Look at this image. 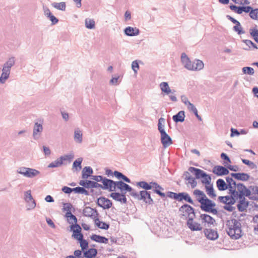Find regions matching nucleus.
I'll return each mask as SVG.
<instances>
[{"mask_svg": "<svg viewBox=\"0 0 258 258\" xmlns=\"http://www.w3.org/2000/svg\"><path fill=\"white\" fill-rule=\"evenodd\" d=\"M213 172L218 176H222L227 175L229 173V171L225 167L216 166L213 168Z\"/></svg>", "mask_w": 258, "mask_h": 258, "instance_id": "obj_18", "label": "nucleus"}, {"mask_svg": "<svg viewBox=\"0 0 258 258\" xmlns=\"http://www.w3.org/2000/svg\"><path fill=\"white\" fill-rule=\"evenodd\" d=\"M83 159L82 158H79L74 162L73 167L76 169V170H80L81 169V163Z\"/></svg>", "mask_w": 258, "mask_h": 258, "instance_id": "obj_44", "label": "nucleus"}, {"mask_svg": "<svg viewBox=\"0 0 258 258\" xmlns=\"http://www.w3.org/2000/svg\"><path fill=\"white\" fill-rule=\"evenodd\" d=\"M195 218H190L187 220V225L191 231H201L202 227L200 223L194 221Z\"/></svg>", "mask_w": 258, "mask_h": 258, "instance_id": "obj_13", "label": "nucleus"}, {"mask_svg": "<svg viewBox=\"0 0 258 258\" xmlns=\"http://www.w3.org/2000/svg\"><path fill=\"white\" fill-rule=\"evenodd\" d=\"M91 239L96 242L107 244L108 242V239L103 236H101L96 234H93L91 236Z\"/></svg>", "mask_w": 258, "mask_h": 258, "instance_id": "obj_25", "label": "nucleus"}, {"mask_svg": "<svg viewBox=\"0 0 258 258\" xmlns=\"http://www.w3.org/2000/svg\"><path fill=\"white\" fill-rule=\"evenodd\" d=\"M115 182L116 181L111 179L104 177L102 181L103 184H101V186H99V188L103 189L109 190L110 191H114Z\"/></svg>", "mask_w": 258, "mask_h": 258, "instance_id": "obj_11", "label": "nucleus"}, {"mask_svg": "<svg viewBox=\"0 0 258 258\" xmlns=\"http://www.w3.org/2000/svg\"><path fill=\"white\" fill-rule=\"evenodd\" d=\"M199 203L201 204V209L205 212L211 213L214 215L218 213L217 210L214 208L215 207V203L207 197L205 199H201L199 200Z\"/></svg>", "mask_w": 258, "mask_h": 258, "instance_id": "obj_3", "label": "nucleus"}, {"mask_svg": "<svg viewBox=\"0 0 258 258\" xmlns=\"http://www.w3.org/2000/svg\"><path fill=\"white\" fill-rule=\"evenodd\" d=\"M227 163L225 161L224 162V165L225 166H227V168L229 169V170H231V171H236L238 170V168L237 166L235 165V166H233V165H227Z\"/></svg>", "mask_w": 258, "mask_h": 258, "instance_id": "obj_58", "label": "nucleus"}, {"mask_svg": "<svg viewBox=\"0 0 258 258\" xmlns=\"http://www.w3.org/2000/svg\"><path fill=\"white\" fill-rule=\"evenodd\" d=\"M72 205L70 203H65L63 205V210L67 212L71 211Z\"/></svg>", "mask_w": 258, "mask_h": 258, "instance_id": "obj_63", "label": "nucleus"}, {"mask_svg": "<svg viewBox=\"0 0 258 258\" xmlns=\"http://www.w3.org/2000/svg\"><path fill=\"white\" fill-rule=\"evenodd\" d=\"M27 203V210H31L34 209L36 207V202L35 200L32 199L31 200H28L26 202Z\"/></svg>", "mask_w": 258, "mask_h": 258, "instance_id": "obj_48", "label": "nucleus"}, {"mask_svg": "<svg viewBox=\"0 0 258 258\" xmlns=\"http://www.w3.org/2000/svg\"><path fill=\"white\" fill-rule=\"evenodd\" d=\"M181 217H185L186 219H190V218H195L194 209L188 204H184L179 209Z\"/></svg>", "mask_w": 258, "mask_h": 258, "instance_id": "obj_8", "label": "nucleus"}, {"mask_svg": "<svg viewBox=\"0 0 258 258\" xmlns=\"http://www.w3.org/2000/svg\"><path fill=\"white\" fill-rule=\"evenodd\" d=\"M249 15L251 19L258 20V9L253 10Z\"/></svg>", "mask_w": 258, "mask_h": 258, "instance_id": "obj_55", "label": "nucleus"}, {"mask_svg": "<svg viewBox=\"0 0 258 258\" xmlns=\"http://www.w3.org/2000/svg\"><path fill=\"white\" fill-rule=\"evenodd\" d=\"M227 234L232 238L237 239L241 236V224L235 219L227 220L226 223Z\"/></svg>", "mask_w": 258, "mask_h": 258, "instance_id": "obj_1", "label": "nucleus"}, {"mask_svg": "<svg viewBox=\"0 0 258 258\" xmlns=\"http://www.w3.org/2000/svg\"><path fill=\"white\" fill-rule=\"evenodd\" d=\"M74 157L73 153H70L69 154L64 155L60 157L62 162L63 161H69L70 162L72 161Z\"/></svg>", "mask_w": 258, "mask_h": 258, "instance_id": "obj_47", "label": "nucleus"}, {"mask_svg": "<svg viewBox=\"0 0 258 258\" xmlns=\"http://www.w3.org/2000/svg\"><path fill=\"white\" fill-rule=\"evenodd\" d=\"M253 207H254V210L256 212H258V205L254 204V206ZM253 221L254 223L257 224V225L255 226L254 228V233L256 234H258V213L256 214L255 216L253 217Z\"/></svg>", "mask_w": 258, "mask_h": 258, "instance_id": "obj_33", "label": "nucleus"}, {"mask_svg": "<svg viewBox=\"0 0 258 258\" xmlns=\"http://www.w3.org/2000/svg\"><path fill=\"white\" fill-rule=\"evenodd\" d=\"M243 163L247 165L251 169H254L256 168V165L252 161H249L247 159H243Z\"/></svg>", "mask_w": 258, "mask_h": 258, "instance_id": "obj_50", "label": "nucleus"}, {"mask_svg": "<svg viewBox=\"0 0 258 258\" xmlns=\"http://www.w3.org/2000/svg\"><path fill=\"white\" fill-rule=\"evenodd\" d=\"M204 67V62L200 59H195L192 62L191 71H199L202 70Z\"/></svg>", "mask_w": 258, "mask_h": 258, "instance_id": "obj_21", "label": "nucleus"}, {"mask_svg": "<svg viewBox=\"0 0 258 258\" xmlns=\"http://www.w3.org/2000/svg\"><path fill=\"white\" fill-rule=\"evenodd\" d=\"M185 114L184 111H180L176 114L173 115L172 118L175 122H183L184 120Z\"/></svg>", "mask_w": 258, "mask_h": 258, "instance_id": "obj_27", "label": "nucleus"}, {"mask_svg": "<svg viewBox=\"0 0 258 258\" xmlns=\"http://www.w3.org/2000/svg\"><path fill=\"white\" fill-rule=\"evenodd\" d=\"M186 180L188 181L186 184H189L192 188H195L197 186V182L194 177H191Z\"/></svg>", "mask_w": 258, "mask_h": 258, "instance_id": "obj_54", "label": "nucleus"}, {"mask_svg": "<svg viewBox=\"0 0 258 258\" xmlns=\"http://www.w3.org/2000/svg\"><path fill=\"white\" fill-rule=\"evenodd\" d=\"M83 214L84 216L91 217L94 220L98 215L97 211L89 207H86L84 209Z\"/></svg>", "mask_w": 258, "mask_h": 258, "instance_id": "obj_16", "label": "nucleus"}, {"mask_svg": "<svg viewBox=\"0 0 258 258\" xmlns=\"http://www.w3.org/2000/svg\"><path fill=\"white\" fill-rule=\"evenodd\" d=\"M48 18L51 21L52 25H55L58 22V20L52 14Z\"/></svg>", "mask_w": 258, "mask_h": 258, "instance_id": "obj_61", "label": "nucleus"}, {"mask_svg": "<svg viewBox=\"0 0 258 258\" xmlns=\"http://www.w3.org/2000/svg\"><path fill=\"white\" fill-rule=\"evenodd\" d=\"M73 191H74L75 193L84 194L86 196H88L89 195V192L86 190L85 188L82 187L78 186L75 188H73Z\"/></svg>", "mask_w": 258, "mask_h": 258, "instance_id": "obj_43", "label": "nucleus"}, {"mask_svg": "<svg viewBox=\"0 0 258 258\" xmlns=\"http://www.w3.org/2000/svg\"><path fill=\"white\" fill-rule=\"evenodd\" d=\"M15 58L13 56L11 57L4 63L3 66L11 70L12 67L15 65Z\"/></svg>", "mask_w": 258, "mask_h": 258, "instance_id": "obj_32", "label": "nucleus"}, {"mask_svg": "<svg viewBox=\"0 0 258 258\" xmlns=\"http://www.w3.org/2000/svg\"><path fill=\"white\" fill-rule=\"evenodd\" d=\"M97 253V251L95 248H90L84 252V256L86 258H92L95 257Z\"/></svg>", "mask_w": 258, "mask_h": 258, "instance_id": "obj_30", "label": "nucleus"}, {"mask_svg": "<svg viewBox=\"0 0 258 258\" xmlns=\"http://www.w3.org/2000/svg\"><path fill=\"white\" fill-rule=\"evenodd\" d=\"M137 186H140V187H142L143 189H145L144 190L147 191V190L151 189V186H150L148 184V182L144 181H140V182H137Z\"/></svg>", "mask_w": 258, "mask_h": 258, "instance_id": "obj_46", "label": "nucleus"}, {"mask_svg": "<svg viewBox=\"0 0 258 258\" xmlns=\"http://www.w3.org/2000/svg\"><path fill=\"white\" fill-rule=\"evenodd\" d=\"M71 228L73 230V236H74L75 239L78 240V238H79L80 235H83L81 233V228L78 224H76L74 225H72Z\"/></svg>", "mask_w": 258, "mask_h": 258, "instance_id": "obj_24", "label": "nucleus"}, {"mask_svg": "<svg viewBox=\"0 0 258 258\" xmlns=\"http://www.w3.org/2000/svg\"><path fill=\"white\" fill-rule=\"evenodd\" d=\"M85 26L87 28L93 29L95 28V21L93 19L87 18L85 20Z\"/></svg>", "mask_w": 258, "mask_h": 258, "instance_id": "obj_42", "label": "nucleus"}, {"mask_svg": "<svg viewBox=\"0 0 258 258\" xmlns=\"http://www.w3.org/2000/svg\"><path fill=\"white\" fill-rule=\"evenodd\" d=\"M237 188L238 191L236 190V188L229 189V192L231 194L232 198H234L235 201L239 199L237 208L239 211L242 212V183L237 184Z\"/></svg>", "mask_w": 258, "mask_h": 258, "instance_id": "obj_7", "label": "nucleus"}, {"mask_svg": "<svg viewBox=\"0 0 258 258\" xmlns=\"http://www.w3.org/2000/svg\"><path fill=\"white\" fill-rule=\"evenodd\" d=\"M62 164H63V163H62L60 158L59 157V158H57L56 160H55L53 162H52L51 163H50L48 165V168L58 167H60V166H61L62 165Z\"/></svg>", "mask_w": 258, "mask_h": 258, "instance_id": "obj_41", "label": "nucleus"}, {"mask_svg": "<svg viewBox=\"0 0 258 258\" xmlns=\"http://www.w3.org/2000/svg\"><path fill=\"white\" fill-rule=\"evenodd\" d=\"M243 74L252 75L254 74V70L252 68L249 67H243Z\"/></svg>", "mask_w": 258, "mask_h": 258, "instance_id": "obj_51", "label": "nucleus"}, {"mask_svg": "<svg viewBox=\"0 0 258 258\" xmlns=\"http://www.w3.org/2000/svg\"><path fill=\"white\" fill-rule=\"evenodd\" d=\"M232 204H226V205L224 206V209L225 210H227L228 211H229V212L233 211L235 209V208L234 207L232 206L231 205H232Z\"/></svg>", "mask_w": 258, "mask_h": 258, "instance_id": "obj_62", "label": "nucleus"}, {"mask_svg": "<svg viewBox=\"0 0 258 258\" xmlns=\"http://www.w3.org/2000/svg\"><path fill=\"white\" fill-rule=\"evenodd\" d=\"M97 205L104 209H108L111 207V201L104 197H100L97 200Z\"/></svg>", "mask_w": 258, "mask_h": 258, "instance_id": "obj_12", "label": "nucleus"}, {"mask_svg": "<svg viewBox=\"0 0 258 258\" xmlns=\"http://www.w3.org/2000/svg\"><path fill=\"white\" fill-rule=\"evenodd\" d=\"M132 69L135 74H137L139 69V66L137 60H134L132 63Z\"/></svg>", "mask_w": 258, "mask_h": 258, "instance_id": "obj_56", "label": "nucleus"}, {"mask_svg": "<svg viewBox=\"0 0 258 258\" xmlns=\"http://www.w3.org/2000/svg\"><path fill=\"white\" fill-rule=\"evenodd\" d=\"M92 179L97 182H102L104 177L101 175H92L91 176Z\"/></svg>", "mask_w": 258, "mask_h": 258, "instance_id": "obj_60", "label": "nucleus"}, {"mask_svg": "<svg viewBox=\"0 0 258 258\" xmlns=\"http://www.w3.org/2000/svg\"><path fill=\"white\" fill-rule=\"evenodd\" d=\"M230 9L233 11V12L241 14H242V7H237L235 5H230Z\"/></svg>", "mask_w": 258, "mask_h": 258, "instance_id": "obj_53", "label": "nucleus"}, {"mask_svg": "<svg viewBox=\"0 0 258 258\" xmlns=\"http://www.w3.org/2000/svg\"><path fill=\"white\" fill-rule=\"evenodd\" d=\"M32 199H33V198L32 196L31 195V190H27L26 192H25V194H24V199H25L26 202H27L28 200H31L32 201Z\"/></svg>", "mask_w": 258, "mask_h": 258, "instance_id": "obj_57", "label": "nucleus"}, {"mask_svg": "<svg viewBox=\"0 0 258 258\" xmlns=\"http://www.w3.org/2000/svg\"><path fill=\"white\" fill-rule=\"evenodd\" d=\"M2 74L0 77L3 78V79H4L6 81H7L10 77L11 70L5 68V67H4L3 66V68H2Z\"/></svg>", "mask_w": 258, "mask_h": 258, "instance_id": "obj_37", "label": "nucleus"}, {"mask_svg": "<svg viewBox=\"0 0 258 258\" xmlns=\"http://www.w3.org/2000/svg\"><path fill=\"white\" fill-rule=\"evenodd\" d=\"M78 240L80 241V246L82 250H84L88 247V242L86 240L83 239V235H80Z\"/></svg>", "mask_w": 258, "mask_h": 258, "instance_id": "obj_40", "label": "nucleus"}, {"mask_svg": "<svg viewBox=\"0 0 258 258\" xmlns=\"http://www.w3.org/2000/svg\"><path fill=\"white\" fill-rule=\"evenodd\" d=\"M99 186H101V184H99L97 182H95L93 181L88 180L87 188H99Z\"/></svg>", "mask_w": 258, "mask_h": 258, "instance_id": "obj_49", "label": "nucleus"}, {"mask_svg": "<svg viewBox=\"0 0 258 258\" xmlns=\"http://www.w3.org/2000/svg\"><path fill=\"white\" fill-rule=\"evenodd\" d=\"M188 171L195 175L196 178L199 179L206 175V173L203 170L193 167H190Z\"/></svg>", "mask_w": 258, "mask_h": 258, "instance_id": "obj_22", "label": "nucleus"}, {"mask_svg": "<svg viewBox=\"0 0 258 258\" xmlns=\"http://www.w3.org/2000/svg\"><path fill=\"white\" fill-rule=\"evenodd\" d=\"M159 87L163 96L168 95L171 101L174 102L177 101V98L174 94L175 91L170 89L167 82H163L161 83Z\"/></svg>", "mask_w": 258, "mask_h": 258, "instance_id": "obj_6", "label": "nucleus"}, {"mask_svg": "<svg viewBox=\"0 0 258 258\" xmlns=\"http://www.w3.org/2000/svg\"><path fill=\"white\" fill-rule=\"evenodd\" d=\"M193 194L196 196L197 200L199 202V200L201 199H205L207 197L205 193L199 189L195 190L193 192Z\"/></svg>", "mask_w": 258, "mask_h": 258, "instance_id": "obj_36", "label": "nucleus"}, {"mask_svg": "<svg viewBox=\"0 0 258 258\" xmlns=\"http://www.w3.org/2000/svg\"><path fill=\"white\" fill-rule=\"evenodd\" d=\"M204 233L207 238L210 240H216L218 237L217 231L213 229H206L204 230Z\"/></svg>", "mask_w": 258, "mask_h": 258, "instance_id": "obj_19", "label": "nucleus"}, {"mask_svg": "<svg viewBox=\"0 0 258 258\" xmlns=\"http://www.w3.org/2000/svg\"><path fill=\"white\" fill-rule=\"evenodd\" d=\"M118 189L121 194H124L125 195L126 191L130 192V195L132 196V192H135V190L133 189V188L127 184L123 182L122 181H118L115 182V191L116 189Z\"/></svg>", "mask_w": 258, "mask_h": 258, "instance_id": "obj_9", "label": "nucleus"}, {"mask_svg": "<svg viewBox=\"0 0 258 258\" xmlns=\"http://www.w3.org/2000/svg\"><path fill=\"white\" fill-rule=\"evenodd\" d=\"M93 169L90 166L85 167L82 171V177L83 179H87L93 173Z\"/></svg>", "mask_w": 258, "mask_h": 258, "instance_id": "obj_26", "label": "nucleus"}, {"mask_svg": "<svg viewBox=\"0 0 258 258\" xmlns=\"http://www.w3.org/2000/svg\"><path fill=\"white\" fill-rule=\"evenodd\" d=\"M165 119L161 117L158 119V130L161 135V142L164 148H167L172 144L171 137L165 131Z\"/></svg>", "mask_w": 258, "mask_h": 258, "instance_id": "obj_2", "label": "nucleus"}, {"mask_svg": "<svg viewBox=\"0 0 258 258\" xmlns=\"http://www.w3.org/2000/svg\"><path fill=\"white\" fill-rule=\"evenodd\" d=\"M74 141L76 143L81 144L83 141V133L79 128H76L74 131Z\"/></svg>", "mask_w": 258, "mask_h": 258, "instance_id": "obj_23", "label": "nucleus"}, {"mask_svg": "<svg viewBox=\"0 0 258 258\" xmlns=\"http://www.w3.org/2000/svg\"><path fill=\"white\" fill-rule=\"evenodd\" d=\"M206 192L208 195L211 198H214L216 197V195L215 193L214 189L212 184L206 185Z\"/></svg>", "mask_w": 258, "mask_h": 258, "instance_id": "obj_35", "label": "nucleus"}, {"mask_svg": "<svg viewBox=\"0 0 258 258\" xmlns=\"http://www.w3.org/2000/svg\"><path fill=\"white\" fill-rule=\"evenodd\" d=\"M183 200L185 201L186 202H187L188 203L194 204V202L191 199L189 195L187 193L185 192Z\"/></svg>", "mask_w": 258, "mask_h": 258, "instance_id": "obj_59", "label": "nucleus"}, {"mask_svg": "<svg viewBox=\"0 0 258 258\" xmlns=\"http://www.w3.org/2000/svg\"><path fill=\"white\" fill-rule=\"evenodd\" d=\"M110 197H111L113 200L120 202V203H122L123 204H125L127 202V199L125 197V196L124 194L119 193V192H112L110 195Z\"/></svg>", "mask_w": 258, "mask_h": 258, "instance_id": "obj_17", "label": "nucleus"}, {"mask_svg": "<svg viewBox=\"0 0 258 258\" xmlns=\"http://www.w3.org/2000/svg\"><path fill=\"white\" fill-rule=\"evenodd\" d=\"M124 33L127 36H135L140 34V30L136 27L128 26L123 30Z\"/></svg>", "mask_w": 258, "mask_h": 258, "instance_id": "obj_15", "label": "nucleus"}, {"mask_svg": "<svg viewBox=\"0 0 258 258\" xmlns=\"http://www.w3.org/2000/svg\"><path fill=\"white\" fill-rule=\"evenodd\" d=\"M249 31L250 34L252 38L257 43H258V30L255 28H253L250 29Z\"/></svg>", "mask_w": 258, "mask_h": 258, "instance_id": "obj_45", "label": "nucleus"}, {"mask_svg": "<svg viewBox=\"0 0 258 258\" xmlns=\"http://www.w3.org/2000/svg\"><path fill=\"white\" fill-rule=\"evenodd\" d=\"M132 196L138 200L143 201L147 204L152 205L154 204V201L151 197L150 191L142 190L138 193L135 190V192L132 193Z\"/></svg>", "mask_w": 258, "mask_h": 258, "instance_id": "obj_4", "label": "nucleus"}, {"mask_svg": "<svg viewBox=\"0 0 258 258\" xmlns=\"http://www.w3.org/2000/svg\"><path fill=\"white\" fill-rule=\"evenodd\" d=\"M153 188V191L155 193L159 195L162 198H165L166 197V195L164 192H161V191L163 190L164 188L159 184H158L157 182H156L155 184H154Z\"/></svg>", "mask_w": 258, "mask_h": 258, "instance_id": "obj_29", "label": "nucleus"}, {"mask_svg": "<svg viewBox=\"0 0 258 258\" xmlns=\"http://www.w3.org/2000/svg\"><path fill=\"white\" fill-rule=\"evenodd\" d=\"M17 172L24 177L29 178H34L40 174V172L35 169L25 167L19 168Z\"/></svg>", "mask_w": 258, "mask_h": 258, "instance_id": "obj_5", "label": "nucleus"}, {"mask_svg": "<svg viewBox=\"0 0 258 258\" xmlns=\"http://www.w3.org/2000/svg\"><path fill=\"white\" fill-rule=\"evenodd\" d=\"M52 6L57 10L64 11L66 9V4L65 2L56 3L54 2L51 4Z\"/></svg>", "mask_w": 258, "mask_h": 258, "instance_id": "obj_34", "label": "nucleus"}, {"mask_svg": "<svg viewBox=\"0 0 258 258\" xmlns=\"http://www.w3.org/2000/svg\"><path fill=\"white\" fill-rule=\"evenodd\" d=\"M217 186L219 190L223 191L228 188L227 185L226 184L224 180L222 179H219L216 182Z\"/></svg>", "mask_w": 258, "mask_h": 258, "instance_id": "obj_31", "label": "nucleus"}, {"mask_svg": "<svg viewBox=\"0 0 258 258\" xmlns=\"http://www.w3.org/2000/svg\"><path fill=\"white\" fill-rule=\"evenodd\" d=\"M43 121L35 122L33 129V137L35 140H38L41 136L43 127L42 125Z\"/></svg>", "mask_w": 258, "mask_h": 258, "instance_id": "obj_10", "label": "nucleus"}, {"mask_svg": "<svg viewBox=\"0 0 258 258\" xmlns=\"http://www.w3.org/2000/svg\"><path fill=\"white\" fill-rule=\"evenodd\" d=\"M95 223L97 227L102 229L107 230L109 228V225L107 223L100 221L98 218H96L95 220Z\"/></svg>", "mask_w": 258, "mask_h": 258, "instance_id": "obj_38", "label": "nucleus"}, {"mask_svg": "<svg viewBox=\"0 0 258 258\" xmlns=\"http://www.w3.org/2000/svg\"><path fill=\"white\" fill-rule=\"evenodd\" d=\"M74 256L76 257V258H84V256H83L82 255V251L80 250H76L74 251Z\"/></svg>", "mask_w": 258, "mask_h": 258, "instance_id": "obj_64", "label": "nucleus"}, {"mask_svg": "<svg viewBox=\"0 0 258 258\" xmlns=\"http://www.w3.org/2000/svg\"><path fill=\"white\" fill-rule=\"evenodd\" d=\"M201 178H202V182L203 183L205 184L206 185L210 184L211 178L210 175L206 173V175L202 177Z\"/></svg>", "mask_w": 258, "mask_h": 258, "instance_id": "obj_52", "label": "nucleus"}, {"mask_svg": "<svg viewBox=\"0 0 258 258\" xmlns=\"http://www.w3.org/2000/svg\"><path fill=\"white\" fill-rule=\"evenodd\" d=\"M218 199L220 202L226 204H234L235 203L234 198H232L231 196L219 197Z\"/></svg>", "mask_w": 258, "mask_h": 258, "instance_id": "obj_28", "label": "nucleus"}, {"mask_svg": "<svg viewBox=\"0 0 258 258\" xmlns=\"http://www.w3.org/2000/svg\"><path fill=\"white\" fill-rule=\"evenodd\" d=\"M226 180L228 183L227 186L229 189L236 188V186H237V184H236V182L233 180L232 177H227Z\"/></svg>", "mask_w": 258, "mask_h": 258, "instance_id": "obj_39", "label": "nucleus"}, {"mask_svg": "<svg viewBox=\"0 0 258 258\" xmlns=\"http://www.w3.org/2000/svg\"><path fill=\"white\" fill-rule=\"evenodd\" d=\"M200 218L202 223H205V225L207 224L208 226L213 225L215 222V219L208 214H201Z\"/></svg>", "mask_w": 258, "mask_h": 258, "instance_id": "obj_20", "label": "nucleus"}, {"mask_svg": "<svg viewBox=\"0 0 258 258\" xmlns=\"http://www.w3.org/2000/svg\"><path fill=\"white\" fill-rule=\"evenodd\" d=\"M181 61L184 67L188 70L191 71L192 62L185 53H182L181 55Z\"/></svg>", "mask_w": 258, "mask_h": 258, "instance_id": "obj_14", "label": "nucleus"}]
</instances>
